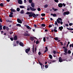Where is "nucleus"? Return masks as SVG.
<instances>
[{"label":"nucleus","mask_w":73,"mask_h":73,"mask_svg":"<svg viewBox=\"0 0 73 73\" xmlns=\"http://www.w3.org/2000/svg\"><path fill=\"white\" fill-rule=\"evenodd\" d=\"M54 25L55 26H56V25L57 27L58 26V24L57 23V22L56 21H55V23H54Z\"/></svg>","instance_id":"obj_22"},{"label":"nucleus","mask_w":73,"mask_h":73,"mask_svg":"<svg viewBox=\"0 0 73 73\" xmlns=\"http://www.w3.org/2000/svg\"><path fill=\"white\" fill-rule=\"evenodd\" d=\"M16 26L17 27H21V24H17Z\"/></svg>","instance_id":"obj_25"},{"label":"nucleus","mask_w":73,"mask_h":73,"mask_svg":"<svg viewBox=\"0 0 73 73\" xmlns=\"http://www.w3.org/2000/svg\"><path fill=\"white\" fill-rule=\"evenodd\" d=\"M9 17H13V16L11 14H9Z\"/></svg>","instance_id":"obj_31"},{"label":"nucleus","mask_w":73,"mask_h":73,"mask_svg":"<svg viewBox=\"0 0 73 73\" xmlns=\"http://www.w3.org/2000/svg\"><path fill=\"white\" fill-rule=\"evenodd\" d=\"M59 29L61 31H62V30L63 29V27L62 26H61V27H59Z\"/></svg>","instance_id":"obj_11"},{"label":"nucleus","mask_w":73,"mask_h":73,"mask_svg":"<svg viewBox=\"0 0 73 73\" xmlns=\"http://www.w3.org/2000/svg\"><path fill=\"white\" fill-rule=\"evenodd\" d=\"M57 23H60V21L59 20H58V19H57L56 20Z\"/></svg>","instance_id":"obj_24"},{"label":"nucleus","mask_w":73,"mask_h":73,"mask_svg":"<svg viewBox=\"0 0 73 73\" xmlns=\"http://www.w3.org/2000/svg\"><path fill=\"white\" fill-rule=\"evenodd\" d=\"M38 63L39 64H40V65L41 66V68H42V66L43 65V64L42 63L40 62L39 61H38Z\"/></svg>","instance_id":"obj_19"},{"label":"nucleus","mask_w":73,"mask_h":73,"mask_svg":"<svg viewBox=\"0 0 73 73\" xmlns=\"http://www.w3.org/2000/svg\"><path fill=\"white\" fill-rule=\"evenodd\" d=\"M15 41H14L13 42V46H17L16 44L15 43Z\"/></svg>","instance_id":"obj_21"},{"label":"nucleus","mask_w":73,"mask_h":73,"mask_svg":"<svg viewBox=\"0 0 73 73\" xmlns=\"http://www.w3.org/2000/svg\"><path fill=\"white\" fill-rule=\"evenodd\" d=\"M17 21L19 23H20L21 24L22 23V21H21V20H20L19 19H17Z\"/></svg>","instance_id":"obj_9"},{"label":"nucleus","mask_w":73,"mask_h":73,"mask_svg":"<svg viewBox=\"0 0 73 73\" xmlns=\"http://www.w3.org/2000/svg\"><path fill=\"white\" fill-rule=\"evenodd\" d=\"M31 6L32 8H34L35 7V4L33 2L31 3Z\"/></svg>","instance_id":"obj_6"},{"label":"nucleus","mask_w":73,"mask_h":73,"mask_svg":"<svg viewBox=\"0 0 73 73\" xmlns=\"http://www.w3.org/2000/svg\"><path fill=\"white\" fill-rule=\"evenodd\" d=\"M70 13L69 11H67L65 12H64L63 14V15L64 16H65L66 15H68Z\"/></svg>","instance_id":"obj_3"},{"label":"nucleus","mask_w":73,"mask_h":73,"mask_svg":"<svg viewBox=\"0 0 73 73\" xmlns=\"http://www.w3.org/2000/svg\"><path fill=\"white\" fill-rule=\"evenodd\" d=\"M23 43H22V42H20V43H19V45L20 46H23Z\"/></svg>","instance_id":"obj_15"},{"label":"nucleus","mask_w":73,"mask_h":73,"mask_svg":"<svg viewBox=\"0 0 73 73\" xmlns=\"http://www.w3.org/2000/svg\"><path fill=\"white\" fill-rule=\"evenodd\" d=\"M45 67L46 68H48V65H46L45 66Z\"/></svg>","instance_id":"obj_48"},{"label":"nucleus","mask_w":73,"mask_h":73,"mask_svg":"<svg viewBox=\"0 0 73 73\" xmlns=\"http://www.w3.org/2000/svg\"><path fill=\"white\" fill-rule=\"evenodd\" d=\"M52 27V25H49V26H48V27L49 28H51Z\"/></svg>","instance_id":"obj_51"},{"label":"nucleus","mask_w":73,"mask_h":73,"mask_svg":"<svg viewBox=\"0 0 73 73\" xmlns=\"http://www.w3.org/2000/svg\"><path fill=\"white\" fill-rule=\"evenodd\" d=\"M49 57L50 59H52V55H49Z\"/></svg>","instance_id":"obj_26"},{"label":"nucleus","mask_w":73,"mask_h":73,"mask_svg":"<svg viewBox=\"0 0 73 73\" xmlns=\"http://www.w3.org/2000/svg\"><path fill=\"white\" fill-rule=\"evenodd\" d=\"M20 13L22 14H24L25 13L24 11L23 10H21Z\"/></svg>","instance_id":"obj_17"},{"label":"nucleus","mask_w":73,"mask_h":73,"mask_svg":"<svg viewBox=\"0 0 73 73\" xmlns=\"http://www.w3.org/2000/svg\"><path fill=\"white\" fill-rule=\"evenodd\" d=\"M3 22V20H2L1 18H0V22L2 23Z\"/></svg>","instance_id":"obj_50"},{"label":"nucleus","mask_w":73,"mask_h":73,"mask_svg":"<svg viewBox=\"0 0 73 73\" xmlns=\"http://www.w3.org/2000/svg\"><path fill=\"white\" fill-rule=\"evenodd\" d=\"M0 5L1 7H3V3H1L0 4Z\"/></svg>","instance_id":"obj_41"},{"label":"nucleus","mask_w":73,"mask_h":73,"mask_svg":"<svg viewBox=\"0 0 73 73\" xmlns=\"http://www.w3.org/2000/svg\"><path fill=\"white\" fill-rule=\"evenodd\" d=\"M11 11V12H16L15 10V9H10Z\"/></svg>","instance_id":"obj_16"},{"label":"nucleus","mask_w":73,"mask_h":73,"mask_svg":"<svg viewBox=\"0 0 73 73\" xmlns=\"http://www.w3.org/2000/svg\"><path fill=\"white\" fill-rule=\"evenodd\" d=\"M2 29H3L2 28V26L0 25V31Z\"/></svg>","instance_id":"obj_40"},{"label":"nucleus","mask_w":73,"mask_h":73,"mask_svg":"<svg viewBox=\"0 0 73 73\" xmlns=\"http://www.w3.org/2000/svg\"><path fill=\"white\" fill-rule=\"evenodd\" d=\"M34 26L35 27H37V25H36L35 24L34 25Z\"/></svg>","instance_id":"obj_60"},{"label":"nucleus","mask_w":73,"mask_h":73,"mask_svg":"<svg viewBox=\"0 0 73 73\" xmlns=\"http://www.w3.org/2000/svg\"><path fill=\"white\" fill-rule=\"evenodd\" d=\"M10 39L11 40V41H13V38H11Z\"/></svg>","instance_id":"obj_54"},{"label":"nucleus","mask_w":73,"mask_h":73,"mask_svg":"<svg viewBox=\"0 0 73 73\" xmlns=\"http://www.w3.org/2000/svg\"><path fill=\"white\" fill-rule=\"evenodd\" d=\"M53 52V53H54V54H56V51H55V50H54Z\"/></svg>","instance_id":"obj_49"},{"label":"nucleus","mask_w":73,"mask_h":73,"mask_svg":"<svg viewBox=\"0 0 73 73\" xmlns=\"http://www.w3.org/2000/svg\"><path fill=\"white\" fill-rule=\"evenodd\" d=\"M24 36H30V34L28 33H25L24 34Z\"/></svg>","instance_id":"obj_13"},{"label":"nucleus","mask_w":73,"mask_h":73,"mask_svg":"<svg viewBox=\"0 0 73 73\" xmlns=\"http://www.w3.org/2000/svg\"><path fill=\"white\" fill-rule=\"evenodd\" d=\"M45 49H46V50H45L44 52L45 53H46V52L48 51V48L47 47H46L45 48Z\"/></svg>","instance_id":"obj_18"},{"label":"nucleus","mask_w":73,"mask_h":73,"mask_svg":"<svg viewBox=\"0 0 73 73\" xmlns=\"http://www.w3.org/2000/svg\"><path fill=\"white\" fill-rule=\"evenodd\" d=\"M20 8L21 9H23L25 8V7L23 6H20Z\"/></svg>","instance_id":"obj_28"},{"label":"nucleus","mask_w":73,"mask_h":73,"mask_svg":"<svg viewBox=\"0 0 73 73\" xmlns=\"http://www.w3.org/2000/svg\"><path fill=\"white\" fill-rule=\"evenodd\" d=\"M16 43H17V44H19V41H18V40L17 41H16Z\"/></svg>","instance_id":"obj_53"},{"label":"nucleus","mask_w":73,"mask_h":73,"mask_svg":"<svg viewBox=\"0 0 73 73\" xmlns=\"http://www.w3.org/2000/svg\"><path fill=\"white\" fill-rule=\"evenodd\" d=\"M37 39V38L35 37L31 36L30 37V40H31V41H33V40H35V39Z\"/></svg>","instance_id":"obj_2"},{"label":"nucleus","mask_w":73,"mask_h":73,"mask_svg":"<svg viewBox=\"0 0 73 73\" xmlns=\"http://www.w3.org/2000/svg\"><path fill=\"white\" fill-rule=\"evenodd\" d=\"M46 25L45 24H41V26L42 27H44Z\"/></svg>","instance_id":"obj_29"},{"label":"nucleus","mask_w":73,"mask_h":73,"mask_svg":"<svg viewBox=\"0 0 73 73\" xmlns=\"http://www.w3.org/2000/svg\"><path fill=\"white\" fill-rule=\"evenodd\" d=\"M17 36L16 35H15V36H14V40H17Z\"/></svg>","instance_id":"obj_12"},{"label":"nucleus","mask_w":73,"mask_h":73,"mask_svg":"<svg viewBox=\"0 0 73 73\" xmlns=\"http://www.w3.org/2000/svg\"><path fill=\"white\" fill-rule=\"evenodd\" d=\"M51 15H52L53 17H56L57 15L55 13H54V14H53L52 13H51L50 14Z\"/></svg>","instance_id":"obj_14"},{"label":"nucleus","mask_w":73,"mask_h":73,"mask_svg":"<svg viewBox=\"0 0 73 73\" xmlns=\"http://www.w3.org/2000/svg\"><path fill=\"white\" fill-rule=\"evenodd\" d=\"M16 10L17 11H20V9L19 8H17V9Z\"/></svg>","instance_id":"obj_30"},{"label":"nucleus","mask_w":73,"mask_h":73,"mask_svg":"<svg viewBox=\"0 0 73 73\" xmlns=\"http://www.w3.org/2000/svg\"><path fill=\"white\" fill-rule=\"evenodd\" d=\"M29 3H32V0H29Z\"/></svg>","instance_id":"obj_38"},{"label":"nucleus","mask_w":73,"mask_h":73,"mask_svg":"<svg viewBox=\"0 0 73 73\" xmlns=\"http://www.w3.org/2000/svg\"><path fill=\"white\" fill-rule=\"evenodd\" d=\"M41 52H38V54L40 56V55H41Z\"/></svg>","instance_id":"obj_56"},{"label":"nucleus","mask_w":73,"mask_h":73,"mask_svg":"<svg viewBox=\"0 0 73 73\" xmlns=\"http://www.w3.org/2000/svg\"><path fill=\"white\" fill-rule=\"evenodd\" d=\"M67 53V52H65V53H64V55H66Z\"/></svg>","instance_id":"obj_59"},{"label":"nucleus","mask_w":73,"mask_h":73,"mask_svg":"<svg viewBox=\"0 0 73 73\" xmlns=\"http://www.w3.org/2000/svg\"><path fill=\"white\" fill-rule=\"evenodd\" d=\"M72 46L73 48V44H70V47L71 48Z\"/></svg>","instance_id":"obj_37"},{"label":"nucleus","mask_w":73,"mask_h":73,"mask_svg":"<svg viewBox=\"0 0 73 73\" xmlns=\"http://www.w3.org/2000/svg\"><path fill=\"white\" fill-rule=\"evenodd\" d=\"M59 62H63L62 60L61 57H59Z\"/></svg>","instance_id":"obj_10"},{"label":"nucleus","mask_w":73,"mask_h":73,"mask_svg":"<svg viewBox=\"0 0 73 73\" xmlns=\"http://www.w3.org/2000/svg\"><path fill=\"white\" fill-rule=\"evenodd\" d=\"M63 5L64 7H65L66 6V5H65V4L64 3H63Z\"/></svg>","instance_id":"obj_61"},{"label":"nucleus","mask_w":73,"mask_h":73,"mask_svg":"<svg viewBox=\"0 0 73 73\" xmlns=\"http://www.w3.org/2000/svg\"><path fill=\"white\" fill-rule=\"evenodd\" d=\"M6 29L7 31H8L9 29L8 28V27H6Z\"/></svg>","instance_id":"obj_39"},{"label":"nucleus","mask_w":73,"mask_h":73,"mask_svg":"<svg viewBox=\"0 0 73 73\" xmlns=\"http://www.w3.org/2000/svg\"><path fill=\"white\" fill-rule=\"evenodd\" d=\"M69 25L70 26H71L72 25H73V24H72V23H70L69 24Z\"/></svg>","instance_id":"obj_57"},{"label":"nucleus","mask_w":73,"mask_h":73,"mask_svg":"<svg viewBox=\"0 0 73 73\" xmlns=\"http://www.w3.org/2000/svg\"><path fill=\"white\" fill-rule=\"evenodd\" d=\"M18 4H23L22 1V0H19L18 1Z\"/></svg>","instance_id":"obj_7"},{"label":"nucleus","mask_w":73,"mask_h":73,"mask_svg":"<svg viewBox=\"0 0 73 73\" xmlns=\"http://www.w3.org/2000/svg\"><path fill=\"white\" fill-rule=\"evenodd\" d=\"M60 43L61 46H62L63 45V44H62V42H60Z\"/></svg>","instance_id":"obj_58"},{"label":"nucleus","mask_w":73,"mask_h":73,"mask_svg":"<svg viewBox=\"0 0 73 73\" xmlns=\"http://www.w3.org/2000/svg\"><path fill=\"white\" fill-rule=\"evenodd\" d=\"M3 29L5 30L6 29V27L5 26H3Z\"/></svg>","instance_id":"obj_47"},{"label":"nucleus","mask_w":73,"mask_h":73,"mask_svg":"<svg viewBox=\"0 0 73 73\" xmlns=\"http://www.w3.org/2000/svg\"><path fill=\"white\" fill-rule=\"evenodd\" d=\"M44 19H45V18H41V20H43Z\"/></svg>","instance_id":"obj_64"},{"label":"nucleus","mask_w":73,"mask_h":73,"mask_svg":"<svg viewBox=\"0 0 73 73\" xmlns=\"http://www.w3.org/2000/svg\"><path fill=\"white\" fill-rule=\"evenodd\" d=\"M68 54H70L71 53V51L70 50H68Z\"/></svg>","instance_id":"obj_33"},{"label":"nucleus","mask_w":73,"mask_h":73,"mask_svg":"<svg viewBox=\"0 0 73 73\" xmlns=\"http://www.w3.org/2000/svg\"><path fill=\"white\" fill-rule=\"evenodd\" d=\"M26 14L29 15V17H33L34 18L37 17L36 14L34 13H33V12H27Z\"/></svg>","instance_id":"obj_1"},{"label":"nucleus","mask_w":73,"mask_h":73,"mask_svg":"<svg viewBox=\"0 0 73 73\" xmlns=\"http://www.w3.org/2000/svg\"><path fill=\"white\" fill-rule=\"evenodd\" d=\"M48 6V5L46 4L45 5H44V8H47Z\"/></svg>","instance_id":"obj_34"},{"label":"nucleus","mask_w":73,"mask_h":73,"mask_svg":"<svg viewBox=\"0 0 73 73\" xmlns=\"http://www.w3.org/2000/svg\"><path fill=\"white\" fill-rule=\"evenodd\" d=\"M68 51V50L66 48H65L64 49V51L65 52H67V51Z\"/></svg>","instance_id":"obj_23"},{"label":"nucleus","mask_w":73,"mask_h":73,"mask_svg":"<svg viewBox=\"0 0 73 73\" xmlns=\"http://www.w3.org/2000/svg\"><path fill=\"white\" fill-rule=\"evenodd\" d=\"M65 26H66V27H68L69 26V25H68V24H66L65 25Z\"/></svg>","instance_id":"obj_55"},{"label":"nucleus","mask_w":73,"mask_h":73,"mask_svg":"<svg viewBox=\"0 0 73 73\" xmlns=\"http://www.w3.org/2000/svg\"><path fill=\"white\" fill-rule=\"evenodd\" d=\"M43 39L44 42H45L46 41V39H45V38L44 37L43 38Z\"/></svg>","instance_id":"obj_44"},{"label":"nucleus","mask_w":73,"mask_h":73,"mask_svg":"<svg viewBox=\"0 0 73 73\" xmlns=\"http://www.w3.org/2000/svg\"><path fill=\"white\" fill-rule=\"evenodd\" d=\"M40 10H40V8H38V11H40Z\"/></svg>","instance_id":"obj_45"},{"label":"nucleus","mask_w":73,"mask_h":73,"mask_svg":"<svg viewBox=\"0 0 73 73\" xmlns=\"http://www.w3.org/2000/svg\"><path fill=\"white\" fill-rule=\"evenodd\" d=\"M30 10L32 11H35L36 10V9L34 8H33L31 7H30Z\"/></svg>","instance_id":"obj_5"},{"label":"nucleus","mask_w":73,"mask_h":73,"mask_svg":"<svg viewBox=\"0 0 73 73\" xmlns=\"http://www.w3.org/2000/svg\"><path fill=\"white\" fill-rule=\"evenodd\" d=\"M58 19L59 20L61 21H62V19L61 18H58Z\"/></svg>","instance_id":"obj_43"},{"label":"nucleus","mask_w":73,"mask_h":73,"mask_svg":"<svg viewBox=\"0 0 73 73\" xmlns=\"http://www.w3.org/2000/svg\"><path fill=\"white\" fill-rule=\"evenodd\" d=\"M54 31L55 32H57V30L55 29H54Z\"/></svg>","instance_id":"obj_52"},{"label":"nucleus","mask_w":73,"mask_h":73,"mask_svg":"<svg viewBox=\"0 0 73 73\" xmlns=\"http://www.w3.org/2000/svg\"><path fill=\"white\" fill-rule=\"evenodd\" d=\"M25 26L27 27V29H29L30 27L29 26H27V25H25Z\"/></svg>","instance_id":"obj_32"},{"label":"nucleus","mask_w":73,"mask_h":73,"mask_svg":"<svg viewBox=\"0 0 73 73\" xmlns=\"http://www.w3.org/2000/svg\"><path fill=\"white\" fill-rule=\"evenodd\" d=\"M30 48H28L27 49L25 50V52L26 53L28 54H28V52H29L30 51Z\"/></svg>","instance_id":"obj_4"},{"label":"nucleus","mask_w":73,"mask_h":73,"mask_svg":"<svg viewBox=\"0 0 73 73\" xmlns=\"http://www.w3.org/2000/svg\"><path fill=\"white\" fill-rule=\"evenodd\" d=\"M6 21L7 23H12V21H10L9 20H6Z\"/></svg>","instance_id":"obj_20"},{"label":"nucleus","mask_w":73,"mask_h":73,"mask_svg":"<svg viewBox=\"0 0 73 73\" xmlns=\"http://www.w3.org/2000/svg\"><path fill=\"white\" fill-rule=\"evenodd\" d=\"M34 46H33V48H32V51H33V53H34Z\"/></svg>","instance_id":"obj_36"},{"label":"nucleus","mask_w":73,"mask_h":73,"mask_svg":"<svg viewBox=\"0 0 73 73\" xmlns=\"http://www.w3.org/2000/svg\"><path fill=\"white\" fill-rule=\"evenodd\" d=\"M45 15V14L44 13H42L41 14V16H44Z\"/></svg>","instance_id":"obj_35"},{"label":"nucleus","mask_w":73,"mask_h":73,"mask_svg":"<svg viewBox=\"0 0 73 73\" xmlns=\"http://www.w3.org/2000/svg\"><path fill=\"white\" fill-rule=\"evenodd\" d=\"M49 61L51 62L52 63H53V60H49Z\"/></svg>","instance_id":"obj_62"},{"label":"nucleus","mask_w":73,"mask_h":73,"mask_svg":"<svg viewBox=\"0 0 73 73\" xmlns=\"http://www.w3.org/2000/svg\"><path fill=\"white\" fill-rule=\"evenodd\" d=\"M54 39L55 40H56V41H58V37H56V38H54Z\"/></svg>","instance_id":"obj_27"},{"label":"nucleus","mask_w":73,"mask_h":73,"mask_svg":"<svg viewBox=\"0 0 73 73\" xmlns=\"http://www.w3.org/2000/svg\"><path fill=\"white\" fill-rule=\"evenodd\" d=\"M38 42H39L38 40H37L36 41V44H38L39 43Z\"/></svg>","instance_id":"obj_46"},{"label":"nucleus","mask_w":73,"mask_h":73,"mask_svg":"<svg viewBox=\"0 0 73 73\" xmlns=\"http://www.w3.org/2000/svg\"><path fill=\"white\" fill-rule=\"evenodd\" d=\"M58 7L59 8H61L63 7V4L61 3H60L58 4Z\"/></svg>","instance_id":"obj_8"},{"label":"nucleus","mask_w":73,"mask_h":73,"mask_svg":"<svg viewBox=\"0 0 73 73\" xmlns=\"http://www.w3.org/2000/svg\"><path fill=\"white\" fill-rule=\"evenodd\" d=\"M69 30H70V31H72L73 30V29H69Z\"/></svg>","instance_id":"obj_63"},{"label":"nucleus","mask_w":73,"mask_h":73,"mask_svg":"<svg viewBox=\"0 0 73 73\" xmlns=\"http://www.w3.org/2000/svg\"><path fill=\"white\" fill-rule=\"evenodd\" d=\"M54 1L55 2H56V3H58V2H59L58 0H54Z\"/></svg>","instance_id":"obj_42"}]
</instances>
